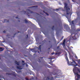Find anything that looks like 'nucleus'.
I'll use <instances>...</instances> for the list:
<instances>
[{
    "mask_svg": "<svg viewBox=\"0 0 80 80\" xmlns=\"http://www.w3.org/2000/svg\"><path fill=\"white\" fill-rule=\"evenodd\" d=\"M65 58H66V59L67 62L68 63V65H71V64H72V63H73L74 64H75V65L72 64V66H74L75 67V66H77V63H76V62H75V61H74L73 60V59L72 60V62H69V61H68V57H67V54H65Z\"/></svg>",
    "mask_w": 80,
    "mask_h": 80,
    "instance_id": "f257e3e1",
    "label": "nucleus"
},
{
    "mask_svg": "<svg viewBox=\"0 0 80 80\" xmlns=\"http://www.w3.org/2000/svg\"><path fill=\"white\" fill-rule=\"evenodd\" d=\"M71 36H72V38H71L72 40H76L78 35L77 34H71Z\"/></svg>",
    "mask_w": 80,
    "mask_h": 80,
    "instance_id": "f03ea898",
    "label": "nucleus"
},
{
    "mask_svg": "<svg viewBox=\"0 0 80 80\" xmlns=\"http://www.w3.org/2000/svg\"><path fill=\"white\" fill-rule=\"evenodd\" d=\"M74 73L75 76H77L78 80L79 78H80V75L78 74V72H74Z\"/></svg>",
    "mask_w": 80,
    "mask_h": 80,
    "instance_id": "7ed1b4c3",
    "label": "nucleus"
},
{
    "mask_svg": "<svg viewBox=\"0 0 80 80\" xmlns=\"http://www.w3.org/2000/svg\"><path fill=\"white\" fill-rule=\"evenodd\" d=\"M75 21H73L71 22L70 23L71 25V28H74L75 27V25L74 24Z\"/></svg>",
    "mask_w": 80,
    "mask_h": 80,
    "instance_id": "20e7f679",
    "label": "nucleus"
},
{
    "mask_svg": "<svg viewBox=\"0 0 80 80\" xmlns=\"http://www.w3.org/2000/svg\"><path fill=\"white\" fill-rule=\"evenodd\" d=\"M64 8L66 9L67 10H70V8H68L67 7V4L66 3H64Z\"/></svg>",
    "mask_w": 80,
    "mask_h": 80,
    "instance_id": "39448f33",
    "label": "nucleus"
},
{
    "mask_svg": "<svg viewBox=\"0 0 80 80\" xmlns=\"http://www.w3.org/2000/svg\"><path fill=\"white\" fill-rule=\"evenodd\" d=\"M65 39H64V41L62 43V45L63 46L64 48L66 49V48L65 47Z\"/></svg>",
    "mask_w": 80,
    "mask_h": 80,
    "instance_id": "423d86ee",
    "label": "nucleus"
},
{
    "mask_svg": "<svg viewBox=\"0 0 80 80\" xmlns=\"http://www.w3.org/2000/svg\"><path fill=\"white\" fill-rule=\"evenodd\" d=\"M4 49H3L2 48H0V52H2L3 50Z\"/></svg>",
    "mask_w": 80,
    "mask_h": 80,
    "instance_id": "0eeeda50",
    "label": "nucleus"
},
{
    "mask_svg": "<svg viewBox=\"0 0 80 80\" xmlns=\"http://www.w3.org/2000/svg\"><path fill=\"white\" fill-rule=\"evenodd\" d=\"M20 66H17V68H18V69H19V70H21V69H22V68H20Z\"/></svg>",
    "mask_w": 80,
    "mask_h": 80,
    "instance_id": "6e6552de",
    "label": "nucleus"
},
{
    "mask_svg": "<svg viewBox=\"0 0 80 80\" xmlns=\"http://www.w3.org/2000/svg\"><path fill=\"white\" fill-rule=\"evenodd\" d=\"M75 68H77V69H78V72H80V69H79V68H77V67H75Z\"/></svg>",
    "mask_w": 80,
    "mask_h": 80,
    "instance_id": "1a4fd4ad",
    "label": "nucleus"
},
{
    "mask_svg": "<svg viewBox=\"0 0 80 80\" xmlns=\"http://www.w3.org/2000/svg\"><path fill=\"white\" fill-rule=\"evenodd\" d=\"M15 63H16V64H17L18 65H19V62H17L15 61Z\"/></svg>",
    "mask_w": 80,
    "mask_h": 80,
    "instance_id": "9d476101",
    "label": "nucleus"
},
{
    "mask_svg": "<svg viewBox=\"0 0 80 80\" xmlns=\"http://www.w3.org/2000/svg\"><path fill=\"white\" fill-rule=\"evenodd\" d=\"M40 47H41V46H40L39 47L38 50H40V51L41 52V48H40Z\"/></svg>",
    "mask_w": 80,
    "mask_h": 80,
    "instance_id": "9b49d317",
    "label": "nucleus"
},
{
    "mask_svg": "<svg viewBox=\"0 0 80 80\" xmlns=\"http://www.w3.org/2000/svg\"><path fill=\"white\" fill-rule=\"evenodd\" d=\"M68 14H71V15H72V13L70 12L68 13V12H67V14L68 15Z\"/></svg>",
    "mask_w": 80,
    "mask_h": 80,
    "instance_id": "f8f14e48",
    "label": "nucleus"
},
{
    "mask_svg": "<svg viewBox=\"0 0 80 80\" xmlns=\"http://www.w3.org/2000/svg\"><path fill=\"white\" fill-rule=\"evenodd\" d=\"M25 23H27L28 22V21L26 20H24Z\"/></svg>",
    "mask_w": 80,
    "mask_h": 80,
    "instance_id": "ddd939ff",
    "label": "nucleus"
},
{
    "mask_svg": "<svg viewBox=\"0 0 80 80\" xmlns=\"http://www.w3.org/2000/svg\"><path fill=\"white\" fill-rule=\"evenodd\" d=\"M46 15H48V13H47V12L46 13Z\"/></svg>",
    "mask_w": 80,
    "mask_h": 80,
    "instance_id": "4468645a",
    "label": "nucleus"
},
{
    "mask_svg": "<svg viewBox=\"0 0 80 80\" xmlns=\"http://www.w3.org/2000/svg\"><path fill=\"white\" fill-rule=\"evenodd\" d=\"M66 18L68 19V20L69 21V19H68V17H66Z\"/></svg>",
    "mask_w": 80,
    "mask_h": 80,
    "instance_id": "2eb2a0df",
    "label": "nucleus"
},
{
    "mask_svg": "<svg viewBox=\"0 0 80 80\" xmlns=\"http://www.w3.org/2000/svg\"><path fill=\"white\" fill-rule=\"evenodd\" d=\"M73 71L74 72H75V68L73 69Z\"/></svg>",
    "mask_w": 80,
    "mask_h": 80,
    "instance_id": "dca6fc26",
    "label": "nucleus"
},
{
    "mask_svg": "<svg viewBox=\"0 0 80 80\" xmlns=\"http://www.w3.org/2000/svg\"><path fill=\"white\" fill-rule=\"evenodd\" d=\"M54 53H55L53 52V53H52V55H53V54H54Z\"/></svg>",
    "mask_w": 80,
    "mask_h": 80,
    "instance_id": "f3484780",
    "label": "nucleus"
},
{
    "mask_svg": "<svg viewBox=\"0 0 80 80\" xmlns=\"http://www.w3.org/2000/svg\"><path fill=\"white\" fill-rule=\"evenodd\" d=\"M75 57L76 58H78L77 57V56H76Z\"/></svg>",
    "mask_w": 80,
    "mask_h": 80,
    "instance_id": "a211bd4d",
    "label": "nucleus"
},
{
    "mask_svg": "<svg viewBox=\"0 0 80 80\" xmlns=\"http://www.w3.org/2000/svg\"><path fill=\"white\" fill-rule=\"evenodd\" d=\"M68 48L69 49H70V47H69L68 46Z\"/></svg>",
    "mask_w": 80,
    "mask_h": 80,
    "instance_id": "6ab92c4d",
    "label": "nucleus"
},
{
    "mask_svg": "<svg viewBox=\"0 0 80 80\" xmlns=\"http://www.w3.org/2000/svg\"><path fill=\"white\" fill-rule=\"evenodd\" d=\"M22 63H24V61H22Z\"/></svg>",
    "mask_w": 80,
    "mask_h": 80,
    "instance_id": "aec40b11",
    "label": "nucleus"
},
{
    "mask_svg": "<svg viewBox=\"0 0 80 80\" xmlns=\"http://www.w3.org/2000/svg\"><path fill=\"white\" fill-rule=\"evenodd\" d=\"M25 65V64H22V65Z\"/></svg>",
    "mask_w": 80,
    "mask_h": 80,
    "instance_id": "412c9836",
    "label": "nucleus"
},
{
    "mask_svg": "<svg viewBox=\"0 0 80 80\" xmlns=\"http://www.w3.org/2000/svg\"><path fill=\"white\" fill-rule=\"evenodd\" d=\"M56 10H58V9H57Z\"/></svg>",
    "mask_w": 80,
    "mask_h": 80,
    "instance_id": "4be33fe9",
    "label": "nucleus"
},
{
    "mask_svg": "<svg viewBox=\"0 0 80 80\" xmlns=\"http://www.w3.org/2000/svg\"><path fill=\"white\" fill-rule=\"evenodd\" d=\"M59 48V46L58 47V48Z\"/></svg>",
    "mask_w": 80,
    "mask_h": 80,
    "instance_id": "5701e85b",
    "label": "nucleus"
},
{
    "mask_svg": "<svg viewBox=\"0 0 80 80\" xmlns=\"http://www.w3.org/2000/svg\"><path fill=\"white\" fill-rule=\"evenodd\" d=\"M71 48H73V47H71Z\"/></svg>",
    "mask_w": 80,
    "mask_h": 80,
    "instance_id": "b1692460",
    "label": "nucleus"
},
{
    "mask_svg": "<svg viewBox=\"0 0 80 80\" xmlns=\"http://www.w3.org/2000/svg\"><path fill=\"white\" fill-rule=\"evenodd\" d=\"M26 66L27 67H28V65H26Z\"/></svg>",
    "mask_w": 80,
    "mask_h": 80,
    "instance_id": "393cba45",
    "label": "nucleus"
},
{
    "mask_svg": "<svg viewBox=\"0 0 80 80\" xmlns=\"http://www.w3.org/2000/svg\"><path fill=\"white\" fill-rule=\"evenodd\" d=\"M69 19H70V17L69 18Z\"/></svg>",
    "mask_w": 80,
    "mask_h": 80,
    "instance_id": "a878e982",
    "label": "nucleus"
},
{
    "mask_svg": "<svg viewBox=\"0 0 80 80\" xmlns=\"http://www.w3.org/2000/svg\"><path fill=\"white\" fill-rule=\"evenodd\" d=\"M69 21V22H70V21Z\"/></svg>",
    "mask_w": 80,
    "mask_h": 80,
    "instance_id": "bb28decb",
    "label": "nucleus"
},
{
    "mask_svg": "<svg viewBox=\"0 0 80 80\" xmlns=\"http://www.w3.org/2000/svg\"><path fill=\"white\" fill-rule=\"evenodd\" d=\"M27 36L28 37V35H27Z\"/></svg>",
    "mask_w": 80,
    "mask_h": 80,
    "instance_id": "cd10ccee",
    "label": "nucleus"
},
{
    "mask_svg": "<svg viewBox=\"0 0 80 80\" xmlns=\"http://www.w3.org/2000/svg\"><path fill=\"white\" fill-rule=\"evenodd\" d=\"M69 53V55H70V53Z\"/></svg>",
    "mask_w": 80,
    "mask_h": 80,
    "instance_id": "c85d7f7f",
    "label": "nucleus"
},
{
    "mask_svg": "<svg viewBox=\"0 0 80 80\" xmlns=\"http://www.w3.org/2000/svg\"><path fill=\"white\" fill-rule=\"evenodd\" d=\"M0 80H1V79H0Z\"/></svg>",
    "mask_w": 80,
    "mask_h": 80,
    "instance_id": "c756f323",
    "label": "nucleus"
}]
</instances>
